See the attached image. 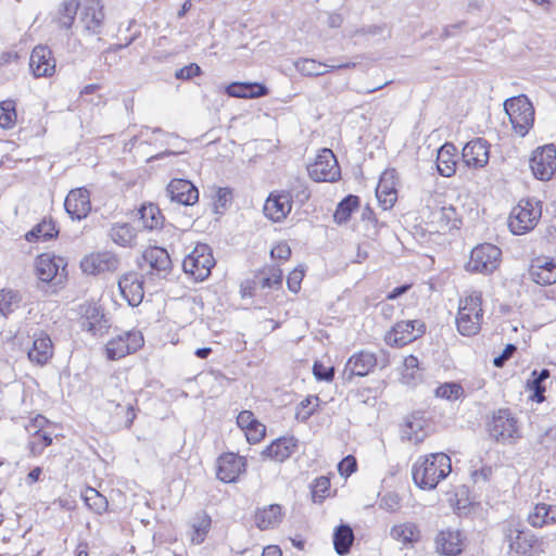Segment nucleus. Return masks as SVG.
Segmentation results:
<instances>
[{
  "label": "nucleus",
  "mask_w": 556,
  "mask_h": 556,
  "mask_svg": "<svg viewBox=\"0 0 556 556\" xmlns=\"http://www.w3.org/2000/svg\"><path fill=\"white\" fill-rule=\"evenodd\" d=\"M452 471V462L445 453L419 456L412 467L415 484L421 490H433Z\"/></svg>",
  "instance_id": "1"
},
{
  "label": "nucleus",
  "mask_w": 556,
  "mask_h": 556,
  "mask_svg": "<svg viewBox=\"0 0 556 556\" xmlns=\"http://www.w3.org/2000/svg\"><path fill=\"white\" fill-rule=\"evenodd\" d=\"M482 321V293L480 291H472L459 301L456 317L457 330L465 337L476 336L481 329Z\"/></svg>",
  "instance_id": "2"
},
{
  "label": "nucleus",
  "mask_w": 556,
  "mask_h": 556,
  "mask_svg": "<svg viewBox=\"0 0 556 556\" xmlns=\"http://www.w3.org/2000/svg\"><path fill=\"white\" fill-rule=\"evenodd\" d=\"M542 215L541 202L534 199H522L508 217V228L514 235H523L532 230Z\"/></svg>",
  "instance_id": "3"
},
{
  "label": "nucleus",
  "mask_w": 556,
  "mask_h": 556,
  "mask_svg": "<svg viewBox=\"0 0 556 556\" xmlns=\"http://www.w3.org/2000/svg\"><path fill=\"white\" fill-rule=\"evenodd\" d=\"M504 110L516 134L525 137L534 123V109L525 96L513 97L504 102Z\"/></svg>",
  "instance_id": "4"
},
{
  "label": "nucleus",
  "mask_w": 556,
  "mask_h": 556,
  "mask_svg": "<svg viewBox=\"0 0 556 556\" xmlns=\"http://www.w3.org/2000/svg\"><path fill=\"white\" fill-rule=\"evenodd\" d=\"M214 265L212 250L204 243H198L182 261L184 271L198 281L206 279Z\"/></svg>",
  "instance_id": "5"
},
{
  "label": "nucleus",
  "mask_w": 556,
  "mask_h": 556,
  "mask_svg": "<svg viewBox=\"0 0 556 556\" xmlns=\"http://www.w3.org/2000/svg\"><path fill=\"white\" fill-rule=\"evenodd\" d=\"M488 426L490 435L500 443H513L520 438L517 419L509 409L495 412Z\"/></svg>",
  "instance_id": "6"
},
{
  "label": "nucleus",
  "mask_w": 556,
  "mask_h": 556,
  "mask_svg": "<svg viewBox=\"0 0 556 556\" xmlns=\"http://www.w3.org/2000/svg\"><path fill=\"white\" fill-rule=\"evenodd\" d=\"M502 251L494 244L483 243L472 249L466 265L468 271L490 274L501 263Z\"/></svg>",
  "instance_id": "7"
},
{
  "label": "nucleus",
  "mask_w": 556,
  "mask_h": 556,
  "mask_svg": "<svg viewBox=\"0 0 556 556\" xmlns=\"http://www.w3.org/2000/svg\"><path fill=\"white\" fill-rule=\"evenodd\" d=\"M143 336L140 331H124L112 338L105 345V355L111 361L135 353L143 345Z\"/></svg>",
  "instance_id": "8"
},
{
  "label": "nucleus",
  "mask_w": 556,
  "mask_h": 556,
  "mask_svg": "<svg viewBox=\"0 0 556 556\" xmlns=\"http://www.w3.org/2000/svg\"><path fill=\"white\" fill-rule=\"evenodd\" d=\"M426 332V325L419 319L397 321L386 334V342L391 346H403Z\"/></svg>",
  "instance_id": "9"
},
{
  "label": "nucleus",
  "mask_w": 556,
  "mask_h": 556,
  "mask_svg": "<svg viewBox=\"0 0 556 556\" xmlns=\"http://www.w3.org/2000/svg\"><path fill=\"white\" fill-rule=\"evenodd\" d=\"M307 170L315 181H336L340 178V167L330 149H323Z\"/></svg>",
  "instance_id": "10"
},
{
  "label": "nucleus",
  "mask_w": 556,
  "mask_h": 556,
  "mask_svg": "<svg viewBox=\"0 0 556 556\" xmlns=\"http://www.w3.org/2000/svg\"><path fill=\"white\" fill-rule=\"evenodd\" d=\"M529 163L535 178L543 181L549 180L556 172V148L554 144L538 148Z\"/></svg>",
  "instance_id": "11"
},
{
  "label": "nucleus",
  "mask_w": 556,
  "mask_h": 556,
  "mask_svg": "<svg viewBox=\"0 0 556 556\" xmlns=\"http://www.w3.org/2000/svg\"><path fill=\"white\" fill-rule=\"evenodd\" d=\"M81 328L94 337H102L110 328L109 319L94 303H84L79 306Z\"/></svg>",
  "instance_id": "12"
},
{
  "label": "nucleus",
  "mask_w": 556,
  "mask_h": 556,
  "mask_svg": "<svg viewBox=\"0 0 556 556\" xmlns=\"http://www.w3.org/2000/svg\"><path fill=\"white\" fill-rule=\"evenodd\" d=\"M119 260L111 252L91 253L80 262V267L88 275H98L105 271H115L118 268Z\"/></svg>",
  "instance_id": "13"
},
{
  "label": "nucleus",
  "mask_w": 556,
  "mask_h": 556,
  "mask_svg": "<svg viewBox=\"0 0 556 556\" xmlns=\"http://www.w3.org/2000/svg\"><path fill=\"white\" fill-rule=\"evenodd\" d=\"M247 460L233 453L223 454L217 459V478L226 483L235 482L245 471Z\"/></svg>",
  "instance_id": "14"
},
{
  "label": "nucleus",
  "mask_w": 556,
  "mask_h": 556,
  "mask_svg": "<svg viewBox=\"0 0 556 556\" xmlns=\"http://www.w3.org/2000/svg\"><path fill=\"white\" fill-rule=\"evenodd\" d=\"M529 276L532 281L541 286L556 282V261L548 256H538L531 261Z\"/></svg>",
  "instance_id": "15"
},
{
  "label": "nucleus",
  "mask_w": 556,
  "mask_h": 556,
  "mask_svg": "<svg viewBox=\"0 0 556 556\" xmlns=\"http://www.w3.org/2000/svg\"><path fill=\"white\" fill-rule=\"evenodd\" d=\"M292 195L289 192H271L264 204V214L273 222H281L291 212Z\"/></svg>",
  "instance_id": "16"
},
{
  "label": "nucleus",
  "mask_w": 556,
  "mask_h": 556,
  "mask_svg": "<svg viewBox=\"0 0 556 556\" xmlns=\"http://www.w3.org/2000/svg\"><path fill=\"white\" fill-rule=\"evenodd\" d=\"M490 146L482 138H476L465 144L463 148L462 157L468 167L481 168L484 167L490 157Z\"/></svg>",
  "instance_id": "17"
},
{
  "label": "nucleus",
  "mask_w": 556,
  "mask_h": 556,
  "mask_svg": "<svg viewBox=\"0 0 556 556\" xmlns=\"http://www.w3.org/2000/svg\"><path fill=\"white\" fill-rule=\"evenodd\" d=\"M118 288L123 298L130 306H138L144 296L143 280L138 273H127L118 280Z\"/></svg>",
  "instance_id": "18"
},
{
  "label": "nucleus",
  "mask_w": 556,
  "mask_h": 556,
  "mask_svg": "<svg viewBox=\"0 0 556 556\" xmlns=\"http://www.w3.org/2000/svg\"><path fill=\"white\" fill-rule=\"evenodd\" d=\"M170 201L184 205H193L199 200L197 187L187 179H173L166 188Z\"/></svg>",
  "instance_id": "19"
},
{
  "label": "nucleus",
  "mask_w": 556,
  "mask_h": 556,
  "mask_svg": "<svg viewBox=\"0 0 556 556\" xmlns=\"http://www.w3.org/2000/svg\"><path fill=\"white\" fill-rule=\"evenodd\" d=\"M64 206L73 219L80 220L85 218L91 210L89 191L86 188H77L70 191Z\"/></svg>",
  "instance_id": "20"
},
{
  "label": "nucleus",
  "mask_w": 556,
  "mask_h": 556,
  "mask_svg": "<svg viewBox=\"0 0 556 556\" xmlns=\"http://www.w3.org/2000/svg\"><path fill=\"white\" fill-rule=\"evenodd\" d=\"M29 67L35 77H48L55 71V61L51 50L45 46H37L33 49Z\"/></svg>",
  "instance_id": "21"
},
{
  "label": "nucleus",
  "mask_w": 556,
  "mask_h": 556,
  "mask_svg": "<svg viewBox=\"0 0 556 556\" xmlns=\"http://www.w3.org/2000/svg\"><path fill=\"white\" fill-rule=\"evenodd\" d=\"M103 22L104 12L100 0H88V3L83 5L80 14L84 29L91 35H98L101 33Z\"/></svg>",
  "instance_id": "22"
},
{
  "label": "nucleus",
  "mask_w": 556,
  "mask_h": 556,
  "mask_svg": "<svg viewBox=\"0 0 556 556\" xmlns=\"http://www.w3.org/2000/svg\"><path fill=\"white\" fill-rule=\"evenodd\" d=\"M355 62L326 64L314 59L301 58L294 62V67L304 76H321L333 70L354 68Z\"/></svg>",
  "instance_id": "23"
},
{
  "label": "nucleus",
  "mask_w": 556,
  "mask_h": 556,
  "mask_svg": "<svg viewBox=\"0 0 556 556\" xmlns=\"http://www.w3.org/2000/svg\"><path fill=\"white\" fill-rule=\"evenodd\" d=\"M377 365V357L374 353L368 351H361L352 355L344 369V375L348 379L353 376L364 377L368 375Z\"/></svg>",
  "instance_id": "24"
},
{
  "label": "nucleus",
  "mask_w": 556,
  "mask_h": 556,
  "mask_svg": "<svg viewBox=\"0 0 556 556\" xmlns=\"http://www.w3.org/2000/svg\"><path fill=\"white\" fill-rule=\"evenodd\" d=\"M143 260L149 264L151 273L165 278L172 269L168 252L160 247H151L143 252Z\"/></svg>",
  "instance_id": "25"
},
{
  "label": "nucleus",
  "mask_w": 556,
  "mask_h": 556,
  "mask_svg": "<svg viewBox=\"0 0 556 556\" xmlns=\"http://www.w3.org/2000/svg\"><path fill=\"white\" fill-rule=\"evenodd\" d=\"M28 358L37 365H45L53 355V344L48 334L42 331L35 332L33 345L28 350Z\"/></svg>",
  "instance_id": "26"
},
{
  "label": "nucleus",
  "mask_w": 556,
  "mask_h": 556,
  "mask_svg": "<svg viewBox=\"0 0 556 556\" xmlns=\"http://www.w3.org/2000/svg\"><path fill=\"white\" fill-rule=\"evenodd\" d=\"M437 551L445 556H456L462 553L464 541L458 530H442L435 538Z\"/></svg>",
  "instance_id": "27"
},
{
  "label": "nucleus",
  "mask_w": 556,
  "mask_h": 556,
  "mask_svg": "<svg viewBox=\"0 0 556 556\" xmlns=\"http://www.w3.org/2000/svg\"><path fill=\"white\" fill-rule=\"evenodd\" d=\"M298 440L293 437H282L268 445L263 452L262 456L282 463L288 459L296 450Z\"/></svg>",
  "instance_id": "28"
},
{
  "label": "nucleus",
  "mask_w": 556,
  "mask_h": 556,
  "mask_svg": "<svg viewBox=\"0 0 556 556\" xmlns=\"http://www.w3.org/2000/svg\"><path fill=\"white\" fill-rule=\"evenodd\" d=\"M376 197L383 210L391 208L396 201L394 172L386 170L378 182Z\"/></svg>",
  "instance_id": "29"
},
{
  "label": "nucleus",
  "mask_w": 556,
  "mask_h": 556,
  "mask_svg": "<svg viewBox=\"0 0 556 556\" xmlns=\"http://www.w3.org/2000/svg\"><path fill=\"white\" fill-rule=\"evenodd\" d=\"M528 522L534 528L556 525V504L538 503L529 511Z\"/></svg>",
  "instance_id": "30"
},
{
  "label": "nucleus",
  "mask_w": 556,
  "mask_h": 556,
  "mask_svg": "<svg viewBox=\"0 0 556 556\" xmlns=\"http://www.w3.org/2000/svg\"><path fill=\"white\" fill-rule=\"evenodd\" d=\"M63 266L64 263L61 257L43 253L36 260V275L41 281L49 282L56 277L59 269Z\"/></svg>",
  "instance_id": "31"
},
{
  "label": "nucleus",
  "mask_w": 556,
  "mask_h": 556,
  "mask_svg": "<svg viewBox=\"0 0 556 556\" xmlns=\"http://www.w3.org/2000/svg\"><path fill=\"white\" fill-rule=\"evenodd\" d=\"M46 421L47 419L43 416L38 415L28 426H26V430L30 431L31 428H41ZM51 435L42 432L41 429H37L28 442V448L33 456H37L40 455L47 446L51 445Z\"/></svg>",
  "instance_id": "32"
},
{
  "label": "nucleus",
  "mask_w": 556,
  "mask_h": 556,
  "mask_svg": "<svg viewBox=\"0 0 556 556\" xmlns=\"http://www.w3.org/2000/svg\"><path fill=\"white\" fill-rule=\"evenodd\" d=\"M226 92L233 98L253 99L266 96L268 89L258 83H231L227 86Z\"/></svg>",
  "instance_id": "33"
},
{
  "label": "nucleus",
  "mask_w": 556,
  "mask_h": 556,
  "mask_svg": "<svg viewBox=\"0 0 556 556\" xmlns=\"http://www.w3.org/2000/svg\"><path fill=\"white\" fill-rule=\"evenodd\" d=\"M456 147L453 143L443 144L437 156L438 172L443 177H451L456 170Z\"/></svg>",
  "instance_id": "34"
},
{
  "label": "nucleus",
  "mask_w": 556,
  "mask_h": 556,
  "mask_svg": "<svg viewBox=\"0 0 556 556\" xmlns=\"http://www.w3.org/2000/svg\"><path fill=\"white\" fill-rule=\"evenodd\" d=\"M390 536L404 546H413L420 539V530L414 522H403L390 529Z\"/></svg>",
  "instance_id": "35"
},
{
  "label": "nucleus",
  "mask_w": 556,
  "mask_h": 556,
  "mask_svg": "<svg viewBox=\"0 0 556 556\" xmlns=\"http://www.w3.org/2000/svg\"><path fill=\"white\" fill-rule=\"evenodd\" d=\"M282 520V509L278 504H271L261 508L255 514V525L260 530H268L277 527Z\"/></svg>",
  "instance_id": "36"
},
{
  "label": "nucleus",
  "mask_w": 556,
  "mask_h": 556,
  "mask_svg": "<svg viewBox=\"0 0 556 556\" xmlns=\"http://www.w3.org/2000/svg\"><path fill=\"white\" fill-rule=\"evenodd\" d=\"M136 236L135 228L128 223H116L110 229L112 241L121 247H131Z\"/></svg>",
  "instance_id": "37"
},
{
  "label": "nucleus",
  "mask_w": 556,
  "mask_h": 556,
  "mask_svg": "<svg viewBox=\"0 0 556 556\" xmlns=\"http://www.w3.org/2000/svg\"><path fill=\"white\" fill-rule=\"evenodd\" d=\"M354 541V532L349 525H341L336 528L333 533V546L337 554L346 555Z\"/></svg>",
  "instance_id": "38"
},
{
  "label": "nucleus",
  "mask_w": 556,
  "mask_h": 556,
  "mask_svg": "<svg viewBox=\"0 0 556 556\" xmlns=\"http://www.w3.org/2000/svg\"><path fill=\"white\" fill-rule=\"evenodd\" d=\"M79 5V0H63L55 17L60 27L65 29H70L72 27Z\"/></svg>",
  "instance_id": "39"
},
{
  "label": "nucleus",
  "mask_w": 556,
  "mask_h": 556,
  "mask_svg": "<svg viewBox=\"0 0 556 556\" xmlns=\"http://www.w3.org/2000/svg\"><path fill=\"white\" fill-rule=\"evenodd\" d=\"M58 235L54 223L50 219H43L41 223L36 225L30 231L25 235V238L29 242H46Z\"/></svg>",
  "instance_id": "40"
},
{
  "label": "nucleus",
  "mask_w": 556,
  "mask_h": 556,
  "mask_svg": "<svg viewBox=\"0 0 556 556\" xmlns=\"http://www.w3.org/2000/svg\"><path fill=\"white\" fill-rule=\"evenodd\" d=\"M139 215L143 227L147 229L153 230L163 224V215L160 208L152 203L142 205Z\"/></svg>",
  "instance_id": "41"
},
{
  "label": "nucleus",
  "mask_w": 556,
  "mask_h": 556,
  "mask_svg": "<svg viewBox=\"0 0 556 556\" xmlns=\"http://www.w3.org/2000/svg\"><path fill=\"white\" fill-rule=\"evenodd\" d=\"M359 205V198L356 195H348L345 197L337 206L333 219L338 224L346 223L351 214L354 210H356Z\"/></svg>",
  "instance_id": "42"
},
{
  "label": "nucleus",
  "mask_w": 556,
  "mask_h": 556,
  "mask_svg": "<svg viewBox=\"0 0 556 556\" xmlns=\"http://www.w3.org/2000/svg\"><path fill=\"white\" fill-rule=\"evenodd\" d=\"M536 542L538 540L533 533L523 530L522 534H519L518 539L513 542L509 549L516 552L518 555L530 556Z\"/></svg>",
  "instance_id": "43"
},
{
  "label": "nucleus",
  "mask_w": 556,
  "mask_h": 556,
  "mask_svg": "<svg viewBox=\"0 0 556 556\" xmlns=\"http://www.w3.org/2000/svg\"><path fill=\"white\" fill-rule=\"evenodd\" d=\"M434 394L437 397L452 402L463 399L465 390L458 382H444L434 390Z\"/></svg>",
  "instance_id": "44"
},
{
  "label": "nucleus",
  "mask_w": 556,
  "mask_h": 556,
  "mask_svg": "<svg viewBox=\"0 0 556 556\" xmlns=\"http://www.w3.org/2000/svg\"><path fill=\"white\" fill-rule=\"evenodd\" d=\"M84 501L86 505L97 514H102L108 508L106 498L93 488H88L85 491Z\"/></svg>",
  "instance_id": "45"
},
{
  "label": "nucleus",
  "mask_w": 556,
  "mask_h": 556,
  "mask_svg": "<svg viewBox=\"0 0 556 556\" xmlns=\"http://www.w3.org/2000/svg\"><path fill=\"white\" fill-rule=\"evenodd\" d=\"M15 103L12 100L0 102V127L11 129L16 123Z\"/></svg>",
  "instance_id": "46"
},
{
  "label": "nucleus",
  "mask_w": 556,
  "mask_h": 556,
  "mask_svg": "<svg viewBox=\"0 0 556 556\" xmlns=\"http://www.w3.org/2000/svg\"><path fill=\"white\" fill-rule=\"evenodd\" d=\"M262 288H280L282 283V270L277 266H270L262 271L260 277Z\"/></svg>",
  "instance_id": "47"
},
{
  "label": "nucleus",
  "mask_w": 556,
  "mask_h": 556,
  "mask_svg": "<svg viewBox=\"0 0 556 556\" xmlns=\"http://www.w3.org/2000/svg\"><path fill=\"white\" fill-rule=\"evenodd\" d=\"M330 491V480L329 478L321 476L314 480L312 484V498L314 503H321L328 495Z\"/></svg>",
  "instance_id": "48"
},
{
  "label": "nucleus",
  "mask_w": 556,
  "mask_h": 556,
  "mask_svg": "<svg viewBox=\"0 0 556 556\" xmlns=\"http://www.w3.org/2000/svg\"><path fill=\"white\" fill-rule=\"evenodd\" d=\"M424 421L414 416L407 417L405 422L404 435L416 443L424 440V435L418 432L422 429Z\"/></svg>",
  "instance_id": "49"
},
{
  "label": "nucleus",
  "mask_w": 556,
  "mask_h": 556,
  "mask_svg": "<svg viewBox=\"0 0 556 556\" xmlns=\"http://www.w3.org/2000/svg\"><path fill=\"white\" fill-rule=\"evenodd\" d=\"M419 361L414 355H408L403 362L402 377L405 382H410L419 377Z\"/></svg>",
  "instance_id": "50"
},
{
  "label": "nucleus",
  "mask_w": 556,
  "mask_h": 556,
  "mask_svg": "<svg viewBox=\"0 0 556 556\" xmlns=\"http://www.w3.org/2000/svg\"><path fill=\"white\" fill-rule=\"evenodd\" d=\"M523 530L525 527L519 520L511 519L504 523L503 533L509 548L513 542L518 539L519 534H522Z\"/></svg>",
  "instance_id": "51"
},
{
  "label": "nucleus",
  "mask_w": 556,
  "mask_h": 556,
  "mask_svg": "<svg viewBox=\"0 0 556 556\" xmlns=\"http://www.w3.org/2000/svg\"><path fill=\"white\" fill-rule=\"evenodd\" d=\"M523 530L525 527L519 520L511 519L504 523L503 533L509 548L513 542L518 539L519 534H522Z\"/></svg>",
  "instance_id": "52"
},
{
  "label": "nucleus",
  "mask_w": 556,
  "mask_h": 556,
  "mask_svg": "<svg viewBox=\"0 0 556 556\" xmlns=\"http://www.w3.org/2000/svg\"><path fill=\"white\" fill-rule=\"evenodd\" d=\"M211 527V518L206 515H203L200 517L194 523H193V535H192V542L194 544H201L205 535L207 534Z\"/></svg>",
  "instance_id": "53"
},
{
  "label": "nucleus",
  "mask_w": 556,
  "mask_h": 556,
  "mask_svg": "<svg viewBox=\"0 0 556 556\" xmlns=\"http://www.w3.org/2000/svg\"><path fill=\"white\" fill-rule=\"evenodd\" d=\"M454 215H455V210L453 207L442 206V207L434 210L431 213V223L438 224L439 227L443 228L444 226H446L450 223V220L453 218Z\"/></svg>",
  "instance_id": "54"
},
{
  "label": "nucleus",
  "mask_w": 556,
  "mask_h": 556,
  "mask_svg": "<svg viewBox=\"0 0 556 556\" xmlns=\"http://www.w3.org/2000/svg\"><path fill=\"white\" fill-rule=\"evenodd\" d=\"M288 192L292 195V199L295 198L301 203H305L311 197L305 181L301 179H295Z\"/></svg>",
  "instance_id": "55"
},
{
  "label": "nucleus",
  "mask_w": 556,
  "mask_h": 556,
  "mask_svg": "<svg viewBox=\"0 0 556 556\" xmlns=\"http://www.w3.org/2000/svg\"><path fill=\"white\" fill-rule=\"evenodd\" d=\"M312 401H318L317 396H307L303 401H301L296 413L295 418L300 421H306L313 414L315 408H309Z\"/></svg>",
  "instance_id": "56"
},
{
  "label": "nucleus",
  "mask_w": 556,
  "mask_h": 556,
  "mask_svg": "<svg viewBox=\"0 0 556 556\" xmlns=\"http://www.w3.org/2000/svg\"><path fill=\"white\" fill-rule=\"evenodd\" d=\"M17 304V295L12 291L0 292V312L3 315L13 311V305Z\"/></svg>",
  "instance_id": "57"
},
{
  "label": "nucleus",
  "mask_w": 556,
  "mask_h": 556,
  "mask_svg": "<svg viewBox=\"0 0 556 556\" xmlns=\"http://www.w3.org/2000/svg\"><path fill=\"white\" fill-rule=\"evenodd\" d=\"M303 277H304V270L303 269H301V268L293 269L288 275V278H287L288 289L291 292H293V293H298L299 290L301 289V282L303 280Z\"/></svg>",
  "instance_id": "58"
},
{
  "label": "nucleus",
  "mask_w": 556,
  "mask_h": 556,
  "mask_svg": "<svg viewBox=\"0 0 556 556\" xmlns=\"http://www.w3.org/2000/svg\"><path fill=\"white\" fill-rule=\"evenodd\" d=\"M380 507L387 511H396L400 508V496L393 492L384 494L380 501Z\"/></svg>",
  "instance_id": "59"
},
{
  "label": "nucleus",
  "mask_w": 556,
  "mask_h": 556,
  "mask_svg": "<svg viewBox=\"0 0 556 556\" xmlns=\"http://www.w3.org/2000/svg\"><path fill=\"white\" fill-rule=\"evenodd\" d=\"M313 374L317 380L331 381L334 377L333 367H326L321 363L315 362Z\"/></svg>",
  "instance_id": "60"
},
{
  "label": "nucleus",
  "mask_w": 556,
  "mask_h": 556,
  "mask_svg": "<svg viewBox=\"0 0 556 556\" xmlns=\"http://www.w3.org/2000/svg\"><path fill=\"white\" fill-rule=\"evenodd\" d=\"M527 386L533 392L532 399L534 401L542 403L545 400V386L543 382L532 377V379L528 380Z\"/></svg>",
  "instance_id": "61"
},
{
  "label": "nucleus",
  "mask_w": 556,
  "mask_h": 556,
  "mask_svg": "<svg viewBox=\"0 0 556 556\" xmlns=\"http://www.w3.org/2000/svg\"><path fill=\"white\" fill-rule=\"evenodd\" d=\"M245 435L250 443H256L265 435V426L256 420L247 429Z\"/></svg>",
  "instance_id": "62"
},
{
  "label": "nucleus",
  "mask_w": 556,
  "mask_h": 556,
  "mask_svg": "<svg viewBox=\"0 0 556 556\" xmlns=\"http://www.w3.org/2000/svg\"><path fill=\"white\" fill-rule=\"evenodd\" d=\"M200 74L201 67L195 63H191L176 71L175 77L177 79H190L192 77L199 76Z\"/></svg>",
  "instance_id": "63"
},
{
  "label": "nucleus",
  "mask_w": 556,
  "mask_h": 556,
  "mask_svg": "<svg viewBox=\"0 0 556 556\" xmlns=\"http://www.w3.org/2000/svg\"><path fill=\"white\" fill-rule=\"evenodd\" d=\"M356 459L353 456H346L339 465L338 469L341 476H350L356 470Z\"/></svg>",
  "instance_id": "64"
}]
</instances>
